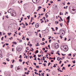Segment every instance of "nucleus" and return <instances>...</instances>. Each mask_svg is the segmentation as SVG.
Listing matches in <instances>:
<instances>
[{
    "label": "nucleus",
    "instance_id": "obj_3",
    "mask_svg": "<svg viewBox=\"0 0 76 76\" xmlns=\"http://www.w3.org/2000/svg\"><path fill=\"white\" fill-rule=\"evenodd\" d=\"M16 50H17L16 52H18V51L19 52V51H20L22 50V49H21L20 46H18L16 48Z\"/></svg>",
    "mask_w": 76,
    "mask_h": 76
},
{
    "label": "nucleus",
    "instance_id": "obj_57",
    "mask_svg": "<svg viewBox=\"0 0 76 76\" xmlns=\"http://www.w3.org/2000/svg\"><path fill=\"white\" fill-rule=\"evenodd\" d=\"M38 8H39V9H41V8H42V7H41V6L39 7Z\"/></svg>",
    "mask_w": 76,
    "mask_h": 76
},
{
    "label": "nucleus",
    "instance_id": "obj_35",
    "mask_svg": "<svg viewBox=\"0 0 76 76\" xmlns=\"http://www.w3.org/2000/svg\"><path fill=\"white\" fill-rule=\"evenodd\" d=\"M34 60H37V57H35V58L34 59Z\"/></svg>",
    "mask_w": 76,
    "mask_h": 76
},
{
    "label": "nucleus",
    "instance_id": "obj_54",
    "mask_svg": "<svg viewBox=\"0 0 76 76\" xmlns=\"http://www.w3.org/2000/svg\"><path fill=\"white\" fill-rule=\"evenodd\" d=\"M19 61H20V62H22V60H20V59H19Z\"/></svg>",
    "mask_w": 76,
    "mask_h": 76
},
{
    "label": "nucleus",
    "instance_id": "obj_14",
    "mask_svg": "<svg viewBox=\"0 0 76 76\" xmlns=\"http://www.w3.org/2000/svg\"><path fill=\"white\" fill-rule=\"evenodd\" d=\"M9 58H6V60L7 61H10V60H9Z\"/></svg>",
    "mask_w": 76,
    "mask_h": 76
},
{
    "label": "nucleus",
    "instance_id": "obj_36",
    "mask_svg": "<svg viewBox=\"0 0 76 76\" xmlns=\"http://www.w3.org/2000/svg\"><path fill=\"white\" fill-rule=\"evenodd\" d=\"M42 45H44L45 44V43L44 42H42Z\"/></svg>",
    "mask_w": 76,
    "mask_h": 76
},
{
    "label": "nucleus",
    "instance_id": "obj_23",
    "mask_svg": "<svg viewBox=\"0 0 76 76\" xmlns=\"http://www.w3.org/2000/svg\"><path fill=\"white\" fill-rule=\"evenodd\" d=\"M3 38H4V37H2V38H1V40L2 41H3Z\"/></svg>",
    "mask_w": 76,
    "mask_h": 76
},
{
    "label": "nucleus",
    "instance_id": "obj_5",
    "mask_svg": "<svg viewBox=\"0 0 76 76\" xmlns=\"http://www.w3.org/2000/svg\"><path fill=\"white\" fill-rule=\"evenodd\" d=\"M40 1V0H32L33 3H38Z\"/></svg>",
    "mask_w": 76,
    "mask_h": 76
},
{
    "label": "nucleus",
    "instance_id": "obj_56",
    "mask_svg": "<svg viewBox=\"0 0 76 76\" xmlns=\"http://www.w3.org/2000/svg\"><path fill=\"white\" fill-rule=\"evenodd\" d=\"M20 27H19L18 29V31H19V30H20Z\"/></svg>",
    "mask_w": 76,
    "mask_h": 76
},
{
    "label": "nucleus",
    "instance_id": "obj_7",
    "mask_svg": "<svg viewBox=\"0 0 76 76\" xmlns=\"http://www.w3.org/2000/svg\"><path fill=\"white\" fill-rule=\"evenodd\" d=\"M67 19L68 20L67 21V23H69V22H70V16H68L67 18Z\"/></svg>",
    "mask_w": 76,
    "mask_h": 76
},
{
    "label": "nucleus",
    "instance_id": "obj_4",
    "mask_svg": "<svg viewBox=\"0 0 76 76\" xmlns=\"http://www.w3.org/2000/svg\"><path fill=\"white\" fill-rule=\"evenodd\" d=\"M59 47V46H58V44L57 43H56L55 44V48H56V49H57Z\"/></svg>",
    "mask_w": 76,
    "mask_h": 76
},
{
    "label": "nucleus",
    "instance_id": "obj_44",
    "mask_svg": "<svg viewBox=\"0 0 76 76\" xmlns=\"http://www.w3.org/2000/svg\"><path fill=\"white\" fill-rule=\"evenodd\" d=\"M42 50H43V51H44L45 50V48H43Z\"/></svg>",
    "mask_w": 76,
    "mask_h": 76
},
{
    "label": "nucleus",
    "instance_id": "obj_53",
    "mask_svg": "<svg viewBox=\"0 0 76 76\" xmlns=\"http://www.w3.org/2000/svg\"><path fill=\"white\" fill-rule=\"evenodd\" d=\"M33 57L34 58H35V57H36V55H34Z\"/></svg>",
    "mask_w": 76,
    "mask_h": 76
},
{
    "label": "nucleus",
    "instance_id": "obj_59",
    "mask_svg": "<svg viewBox=\"0 0 76 76\" xmlns=\"http://www.w3.org/2000/svg\"><path fill=\"white\" fill-rule=\"evenodd\" d=\"M24 69H25V70H27V68H25Z\"/></svg>",
    "mask_w": 76,
    "mask_h": 76
},
{
    "label": "nucleus",
    "instance_id": "obj_19",
    "mask_svg": "<svg viewBox=\"0 0 76 76\" xmlns=\"http://www.w3.org/2000/svg\"><path fill=\"white\" fill-rule=\"evenodd\" d=\"M10 12V13L11 15H12V12H13V11H12V10H11V12Z\"/></svg>",
    "mask_w": 76,
    "mask_h": 76
},
{
    "label": "nucleus",
    "instance_id": "obj_46",
    "mask_svg": "<svg viewBox=\"0 0 76 76\" xmlns=\"http://www.w3.org/2000/svg\"><path fill=\"white\" fill-rule=\"evenodd\" d=\"M44 63H47V61L45 60L44 61Z\"/></svg>",
    "mask_w": 76,
    "mask_h": 76
},
{
    "label": "nucleus",
    "instance_id": "obj_31",
    "mask_svg": "<svg viewBox=\"0 0 76 76\" xmlns=\"http://www.w3.org/2000/svg\"><path fill=\"white\" fill-rule=\"evenodd\" d=\"M67 40V38L66 37L64 38V41H66Z\"/></svg>",
    "mask_w": 76,
    "mask_h": 76
},
{
    "label": "nucleus",
    "instance_id": "obj_30",
    "mask_svg": "<svg viewBox=\"0 0 76 76\" xmlns=\"http://www.w3.org/2000/svg\"><path fill=\"white\" fill-rule=\"evenodd\" d=\"M53 67H56V66L55 64H54V65L53 66Z\"/></svg>",
    "mask_w": 76,
    "mask_h": 76
},
{
    "label": "nucleus",
    "instance_id": "obj_32",
    "mask_svg": "<svg viewBox=\"0 0 76 76\" xmlns=\"http://www.w3.org/2000/svg\"><path fill=\"white\" fill-rule=\"evenodd\" d=\"M43 9H44V10L43 11L44 12H45V8L44 9V8H43Z\"/></svg>",
    "mask_w": 76,
    "mask_h": 76
},
{
    "label": "nucleus",
    "instance_id": "obj_47",
    "mask_svg": "<svg viewBox=\"0 0 76 76\" xmlns=\"http://www.w3.org/2000/svg\"><path fill=\"white\" fill-rule=\"evenodd\" d=\"M68 56H72V54H71V53H69V55H68Z\"/></svg>",
    "mask_w": 76,
    "mask_h": 76
},
{
    "label": "nucleus",
    "instance_id": "obj_12",
    "mask_svg": "<svg viewBox=\"0 0 76 76\" xmlns=\"http://www.w3.org/2000/svg\"><path fill=\"white\" fill-rule=\"evenodd\" d=\"M47 13H46L45 14V16H46V18H48V15H47Z\"/></svg>",
    "mask_w": 76,
    "mask_h": 76
},
{
    "label": "nucleus",
    "instance_id": "obj_51",
    "mask_svg": "<svg viewBox=\"0 0 76 76\" xmlns=\"http://www.w3.org/2000/svg\"><path fill=\"white\" fill-rule=\"evenodd\" d=\"M6 45H7V46L9 45V44L8 43H6Z\"/></svg>",
    "mask_w": 76,
    "mask_h": 76
},
{
    "label": "nucleus",
    "instance_id": "obj_17",
    "mask_svg": "<svg viewBox=\"0 0 76 76\" xmlns=\"http://www.w3.org/2000/svg\"><path fill=\"white\" fill-rule=\"evenodd\" d=\"M25 23V24H26V25H25V26H28V24H27V23L26 22V23Z\"/></svg>",
    "mask_w": 76,
    "mask_h": 76
},
{
    "label": "nucleus",
    "instance_id": "obj_8",
    "mask_svg": "<svg viewBox=\"0 0 76 76\" xmlns=\"http://www.w3.org/2000/svg\"><path fill=\"white\" fill-rule=\"evenodd\" d=\"M35 26L36 28H38L39 27V23H37L35 25Z\"/></svg>",
    "mask_w": 76,
    "mask_h": 76
},
{
    "label": "nucleus",
    "instance_id": "obj_28",
    "mask_svg": "<svg viewBox=\"0 0 76 76\" xmlns=\"http://www.w3.org/2000/svg\"><path fill=\"white\" fill-rule=\"evenodd\" d=\"M28 34H30L29 35H30V36L31 35V32H29Z\"/></svg>",
    "mask_w": 76,
    "mask_h": 76
},
{
    "label": "nucleus",
    "instance_id": "obj_50",
    "mask_svg": "<svg viewBox=\"0 0 76 76\" xmlns=\"http://www.w3.org/2000/svg\"><path fill=\"white\" fill-rule=\"evenodd\" d=\"M43 19H44V20H45V17H44L43 18H42Z\"/></svg>",
    "mask_w": 76,
    "mask_h": 76
},
{
    "label": "nucleus",
    "instance_id": "obj_2",
    "mask_svg": "<svg viewBox=\"0 0 76 76\" xmlns=\"http://www.w3.org/2000/svg\"><path fill=\"white\" fill-rule=\"evenodd\" d=\"M61 33H62L61 35L63 36L64 34H65V31L62 29H60V30L59 34H60Z\"/></svg>",
    "mask_w": 76,
    "mask_h": 76
},
{
    "label": "nucleus",
    "instance_id": "obj_27",
    "mask_svg": "<svg viewBox=\"0 0 76 76\" xmlns=\"http://www.w3.org/2000/svg\"><path fill=\"white\" fill-rule=\"evenodd\" d=\"M50 64H51V63H50V62L48 64V66H50Z\"/></svg>",
    "mask_w": 76,
    "mask_h": 76
},
{
    "label": "nucleus",
    "instance_id": "obj_45",
    "mask_svg": "<svg viewBox=\"0 0 76 76\" xmlns=\"http://www.w3.org/2000/svg\"><path fill=\"white\" fill-rule=\"evenodd\" d=\"M36 52L37 53H38V50H37L36 51Z\"/></svg>",
    "mask_w": 76,
    "mask_h": 76
},
{
    "label": "nucleus",
    "instance_id": "obj_26",
    "mask_svg": "<svg viewBox=\"0 0 76 76\" xmlns=\"http://www.w3.org/2000/svg\"><path fill=\"white\" fill-rule=\"evenodd\" d=\"M41 74H42V76H44V73H43V74H42V73Z\"/></svg>",
    "mask_w": 76,
    "mask_h": 76
},
{
    "label": "nucleus",
    "instance_id": "obj_25",
    "mask_svg": "<svg viewBox=\"0 0 76 76\" xmlns=\"http://www.w3.org/2000/svg\"><path fill=\"white\" fill-rule=\"evenodd\" d=\"M53 58H51V57H50L49 58V60H53Z\"/></svg>",
    "mask_w": 76,
    "mask_h": 76
},
{
    "label": "nucleus",
    "instance_id": "obj_24",
    "mask_svg": "<svg viewBox=\"0 0 76 76\" xmlns=\"http://www.w3.org/2000/svg\"><path fill=\"white\" fill-rule=\"evenodd\" d=\"M30 58L31 59V58H33V57H32V56H29Z\"/></svg>",
    "mask_w": 76,
    "mask_h": 76
},
{
    "label": "nucleus",
    "instance_id": "obj_60",
    "mask_svg": "<svg viewBox=\"0 0 76 76\" xmlns=\"http://www.w3.org/2000/svg\"><path fill=\"white\" fill-rule=\"evenodd\" d=\"M61 61H60L59 64H61Z\"/></svg>",
    "mask_w": 76,
    "mask_h": 76
},
{
    "label": "nucleus",
    "instance_id": "obj_16",
    "mask_svg": "<svg viewBox=\"0 0 76 76\" xmlns=\"http://www.w3.org/2000/svg\"><path fill=\"white\" fill-rule=\"evenodd\" d=\"M58 55L59 56H60V53H59V51H58Z\"/></svg>",
    "mask_w": 76,
    "mask_h": 76
},
{
    "label": "nucleus",
    "instance_id": "obj_20",
    "mask_svg": "<svg viewBox=\"0 0 76 76\" xmlns=\"http://www.w3.org/2000/svg\"><path fill=\"white\" fill-rule=\"evenodd\" d=\"M51 29H52L53 31H55V30H54V28H53L52 27V28H51Z\"/></svg>",
    "mask_w": 76,
    "mask_h": 76
},
{
    "label": "nucleus",
    "instance_id": "obj_63",
    "mask_svg": "<svg viewBox=\"0 0 76 76\" xmlns=\"http://www.w3.org/2000/svg\"><path fill=\"white\" fill-rule=\"evenodd\" d=\"M34 65L36 66V63H34Z\"/></svg>",
    "mask_w": 76,
    "mask_h": 76
},
{
    "label": "nucleus",
    "instance_id": "obj_43",
    "mask_svg": "<svg viewBox=\"0 0 76 76\" xmlns=\"http://www.w3.org/2000/svg\"><path fill=\"white\" fill-rule=\"evenodd\" d=\"M37 60H39V61H40L41 59H40V58H37Z\"/></svg>",
    "mask_w": 76,
    "mask_h": 76
},
{
    "label": "nucleus",
    "instance_id": "obj_34",
    "mask_svg": "<svg viewBox=\"0 0 76 76\" xmlns=\"http://www.w3.org/2000/svg\"><path fill=\"white\" fill-rule=\"evenodd\" d=\"M68 67H70V66H71V65L70 64H69L68 65Z\"/></svg>",
    "mask_w": 76,
    "mask_h": 76
},
{
    "label": "nucleus",
    "instance_id": "obj_61",
    "mask_svg": "<svg viewBox=\"0 0 76 76\" xmlns=\"http://www.w3.org/2000/svg\"><path fill=\"white\" fill-rule=\"evenodd\" d=\"M25 62L23 61V65L24 64H25Z\"/></svg>",
    "mask_w": 76,
    "mask_h": 76
},
{
    "label": "nucleus",
    "instance_id": "obj_22",
    "mask_svg": "<svg viewBox=\"0 0 76 76\" xmlns=\"http://www.w3.org/2000/svg\"><path fill=\"white\" fill-rule=\"evenodd\" d=\"M60 25H61V27H62V26H63L62 25H63L62 23H60Z\"/></svg>",
    "mask_w": 76,
    "mask_h": 76
},
{
    "label": "nucleus",
    "instance_id": "obj_15",
    "mask_svg": "<svg viewBox=\"0 0 76 76\" xmlns=\"http://www.w3.org/2000/svg\"><path fill=\"white\" fill-rule=\"evenodd\" d=\"M29 73L28 72H25V74H26V75H28Z\"/></svg>",
    "mask_w": 76,
    "mask_h": 76
},
{
    "label": "nucleus",
    "instance_id": "obj_10",
    "mask_svg": "<svg viewBox=\"0 0 76 76\" xmlns=\"http://www.w3.org/2000/svg\"><path fill=\"white\" fill-rule=\"evenodd\" d=\"M47 29V28H46L45 30H43L42 31V33H43L44 34H46V33L45 32H43V31H45Z\"/></svg>",
    "mask_w": 76,
    "mask_h": 76
},
{
    "label": "nucleus",
    "instance_id": "obj_29",
    "mask_svg": "<svg viewBox=\"0 0 76 76\" xmlns=\"http://www.w3.org/2000/svg\"><path fill=\"white\" fill-rule=\"evenodd\" d=\"M13 65H11V68H13Z\"/></svg>",
    "mask_w": 76,
    "mask_h": 76
},
{
    "label": "nucleus",
    "instance_id": "obj_6",
    "mask_svg": "<svg viewBox=\"0 0 76 76\" xmlns=\"http://www.w3.org/2000/svg\"><path fill=\"white\" fill-rule=\"evenodd\" d=\"M12 15L11 16H15L16 15V12H12Z\"/></svg>",
    "mask_w": 76,
    "mask_h": 76
},
{
    "label": "nucleus",
    "instance_id": "obj_55",
    "mask_svg": "<svg viewBox=\"0 0 76 76\" xmlns=\"http://www.w3.org/2000/svg\"><path fill=\"white\" fill-rule=\"evenodd\" d=\"M32 44H30V47H32Z\"/></svg>",
    "mask_w": 76,
    "mask_h": 76
},
{
    "label": "nucleus",
    "instance_id": "obj_13",
    "mask_svg": "<svg viewBox=\"0 0 76 76\" xmlns=\"http://www.w3.org/2000/svg\"><path fill=\"white\" fill-rule=\"evenodd\" d=\"M11 34H12V33H8V35L9 36H10V35H11Z\"/></svg>",
    "mask_w": 76,
    "mask_h": 76
},
{
    "label": "nucleus",
    "instance_id": "obj_49",
    "mask_svg": "<svg viewBox=\"0 0 76 76\" xmlns=\"http://www.w3.org/2000/svg\"><path fill=\"white\" fill-rule=\"evenodd\" d=\"M9 39L6 40V42H8L9 41Z\"/></svg>",
    "mask_w": 76,
    "mask_h": 76
},
{
    "label": "nucleus",
    "instance_id": "obj_21",
    "mask_svg": "<svg viewBox=\"0 0 76 76\" xmlns=\"http://www.w3.org/2000/svg\"><path fill=\"white\" fill-rule=\"evenodd\" d=\"M6 18H7V19H8L9 18V17H8V15H7L6 16Z\"/></svg>",
    "mask_w": 76,
    "mask_h": 76
},
{
    "label": "nucleus",
    "instance_id": "obj_11",
    "mask_svg": "<svg viewBox=\"0 0 76 76\" xmlns=\"http://www.w3.org/2000/svg\"><path fill=\"white\" fill-rule=\"evenodd\" d=\"M57 60L58 61H59V60H60V58L59 57H58L57 58Z\"/></svg>",
    "mask_w": 76,
    "mask_h": 76
},
{
    "label": "nucleus",
    "instance_id": "obj_39",
    "mask_svg": "<svg viewBox=\"0 0 76 76\" xmlns=\"http://www.w3.org/2000/svg\"><path fill=\"white\" fill-rule=\"evenodd\" d=\"M3 64H4V65H5L6 64V62H3Z\"/></svg>",
    "mask_w": 76,
    "mask_h": 76
},
{
    "label": "nucleus",
    "instance_id": "obj_38",
    "mask_svg": "<svg viewBox=\"0 0 76 76\" xmlns=\"http://www.w3.org/2000/svg\"><path fill=\"white\" fill-rule=\"evenodd\" d=\"M72 63H74L75 64V60L74 61H72Z\"/></svg>",
    "mask_w": 76,
    "mask_h": 76
},
{
    "label": "nucleus",
    "instance_id": "obj_48",
    "mask_svg": "<svg viewBox=\"0 0 76 76\" xmlns=\"http://www.w3.org/2000/svg\"><path fill=\"white\" fill-rule=\"evenodd\" d=\"M34 15H35L36 14H37V12H34Z\"/></svg>",
    "mask_w": 76,
    "mask_h": 76
},
{
    "label": "nucleus",
    "instance_id": "obj_42",
    "mask_svg": "<svg viewBox=\"0 0 76 76\" xmlns=\"http://www.w3.org/2000/svg\"><path fill=\"white\" fill-rule=\"evenodd\" d=\"M63 65H64V64H62L61 66V67H63Z\"/></svg>",
    "mask_w": 76,
    "mask_h": 76
},
{
    "label": "nucleus",
    "instance_id": "obj_58",
    "mask_svg": "<svg viewBox=\"0 0 76 76\" xmlns=\"http://www.w3.org/2000/svg\"><path fill=\"white\" fill-rule=\"evenodd\" d=\"M26 39L27 41H29V38H26Z\"/></svg>",
    "mask_w": 76,
    "mask_h": 76
},
{
    "label": "nucleus",
    "instance_id": "obj_52",
    "mask_svg": "<svg viewBox=\"0 0 76 76\" xmlns=\"http://www.w3.org/2000/svg\"><path fill=\"white\" fill-rule=\"evenodd\" d=\"M47 51H48V50H45V53H47Z\"/></svg>",
    "mask_w": 76,
    "mask_h": 76
},
{
    "label": "nucleus",
    "instance_id": "obj_1",
    "mask_svg": "<svg viewBox=\"0 0 76 76\" xmlns=\"http://www.w3.org/2000/svg\"><path fill=\"white\" fill-rule=\"evenodd\" d=\"M61 49L62 50H63L65 51H67L69 50V48H68V46L67 45H63L61 46Z\"/></svg>",
    "mask_w": 76,
    "mask_h": 76
},
{
    "label": "nucleus",
    "instance_id": "obj_41",
    "mask_svg": "<svg viewBox=\"0 0 76 76\" xmlns=\"http://www.w3.org/2000/svg\"><path fill=\"white\" fill-rule=\"evenodd\" d=\"M60 68H59V69L58 68L57 70H58V72H59V71L60 70Z\"/></svg>",
    "mask_w": 76,
    "mask_h": 76
},
{
    "label": "nucleus",
    "instance_id": "obj_18",
    "mask_svg": "<svg viewBox=\"0 0 76 76\" xmlns=\"http://www.w3.org/2000/svg\"><path fill=\"white\" fill-rule=\"evenodd\" d=\"M42 41H45V39H44V38H42Z\"/></svg>",
    "mask_w": 76,
    "mask_h": 76
},
{
    "label": "nucleus",
    "instance_id": "obj_64",
    "mask_svg": "<svg viewBox=\"0 0 76 76\" xmlns=\"http://www.w3.org/2000/svg\"><path fill=\"white\" fill-rule=\"evenodd\" d=\"M75 50L76 51V46H75Z\"/></svg>",
    "mask_w": 76,
    "mask_h": 76
},
{
    "label": "nucleus",
    "instance_id": "obj_62",
    "mask_svg": "<svg viewBox=\"0 0 76 76\" xmlns=\"http://www.w3.org/2000/svg\"><path fill=\"white\" fill-rule=\"evenodd\" d=\"M50 3L51 4L53 3V1H50Z\"/></svg>",
    "mask_w": 76,
    "mask_h": 76
},
{
    "label": "nucleus",
    "instance_id": "obj_9",
    "mask_svg": "<svg viewBox=\"0 0 76 76\" xmlns=\"http://www.w3.org/2000/svg\"><path fill=\"white\" fill-rule=\"evenodd\" d=\"M7 12H8V13H10V12H11V9H10V10H8Z\"/></svg>",
    "mask_w": 76,
    "mask_h": 76
},
{
    "label": "nucleus",
    "instance_id": "obj_40",
    "mask_svg": "<svg viewBox=\"0 0 76 76\" xmlns=\"http://www.w3.org/2000/svg\"><path fill=\"white\" fill-rule=\"evenodd\" d=\"M19 58H22V56L20 55V57H19Z\"/></svg>",
    "mask_w": 76,
    "mask_h": 76
},
{
    "label": "nucleus",
    "instance_id": "obj_33",
    "mask_svg": "<svg viewBox=\"0 0 76 76\" xmlns=\"http://www.w3.org/2000/svg\"><path fill=\"white\" fill-rule=\"evenodd\" d=\"M31 20H34V18H33L32 17H31Z\"/></svg>",
    "mask_w": 76,
    "mask_h": 76
},
{
    "label": "nucleus",
    "instance_id": "obj_37",
    "mask_svg": "<svg viewBox=\"0 0 76 76\" xmlns=\"http://www.w3.org/2000/svg\"><path fill=\"white\" fill-rule=\"evenodd\" d=\"M36 68H39V66H36Z\"/></svg>",
    "mask_w": 76,
    "mask_h": 76
}]
</instances>
